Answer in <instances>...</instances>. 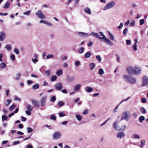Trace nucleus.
Masks as SVG:
<instances>
[{
	"mask_svg": "<svg viewBox=\"0 0 148 148\" xmlns=\"http://www.w3.org/2000/svg\"><path fill=\"white\" fill-rule=\"evenodd\" d=\"M8 117L5 115H3L2 116V121H4L8 119Z\"/></svg>",
	"mask_w": 148,
	"mask_h": 148,
	"instance_id": "nucleus-41",
	"label": "nucleus"
},
{
	"mask_svg": "<svg viewBox=\"0 0 148 148\" xmlns=\"http://www.w3.org/2000/svg\"><path fill=\"white\" fill-rule=\"evenodd\" d=\"M5 34L2 31L0 32V41L3 40L5 38Z\"/></svg>",
	"mask_w": 148,
	"mask_h": 148,
	"instance_id": "nucleus-13",
	"label": "nucleus"
},
{
	"mask_svg": "<svg viewBox=\"0 0 148 148\" xmlns=\"http://www.w3.org/2000/svg\"><path fill=\"white\" fill-rule=\"evenodd\" d=\"M146 140H141L140 141L141 144L140 147L141 148H143L145 145Z\"/></svg>",
	"mask_w": 148,
	"mask_h": 148,
	"instance_id": "nucleus-24",
	"label": "nucleus"
},
{
	"mask_svg": "<svg viewBox=\"0 0 148 148\" xmlns=\"http://www.w3.org/2000/svg\"><path fill=\"white\" fill-rule=\"evenodd\" d=\"M141 102L143 103H146L147 102L146 99L144 98H142L141 99Z\"/></svg>",
	"mask_w": 148,
	"mask_h": 148,
	"instance_id": "nucleus-57",
	"label": "nucleus"
},
{
	"mask_svg": "<svg viewBox=\"0 0 148 148\" xmlns=\"http://www.w3.org/2000/svg\"><path fill=\"white\" fill-rule=\"evenodd\" d=\"M133 137L134 138L139 139L140 138V135L137 134H134L133 135Z\"/></svg>",
	"mask_w": 148,
	"mask_h": 148,
	"instance_id": "nucleus-43",
	"label": "nucleus"
},
{
	"mask_svg": "<svg viewBox=\"0 0 148 148\" xmlns=\"http://www.w3.org/2000/svg\"><path fill=\"white\" fill-rule=\"evenodd\" d=\"M27 110L32 111V110L33 108L31 105L28 104L27 106Z\"/></svg>",
	"mask_w": 148,
	"mask_h": 148,
	"instance_id": "nucleus-37",
	"label": "nucleus"
},
{
	"mask_svg": "<svg viewBox=\"0 0 148 148\" xmlns=\"http://www.w3.org/2000/svg\"><path fill=\"white\" fill-rule=\"evenodd\" d=\"M114 128L116 130H119L118 127L117 126V122H115L114 123L113 125Z\"/></svg>",
	"mask_w": 148,
	"mask_h": 148,
	"instance_id": "nucleus-31",
	"label": "nucleus"
},
{
	"mask_svg": "<svg viewBox=\"0 0 148 148\" xmlns=\"http://www.w3.org/2000/svg\"><path fill=\"white\" fill-rule=\"evenodd\" d=\"M66 80L69 82H72L75 79V77L74 76L69 77L68 76L66 77Z\"/></svg>",
	"mask_w": 148,
	"mask_h": 148,
	"instance_id": "nucleus-16",
	"label": "nucleus"
},
{
	"mask_svg": "<svg viewBox=\"0 0 148 148\" xmlns=\"http://www.w3.org/2000/svg\"><path fill=\"white\" fill-rule=\"evenodd\" d=\"M134 74L136 75H139L141 73L142 69L140 66L136 65L134 67Z\"/></svg>",
	"mask_w": 148,
	"mask_h": 148,
	"instance_id": "nucleus-4",
	"label": "nucleus"
},
{
	"mask_svg": "<svg viewBox=\"0 0 148 148\" xmlns=\"http://www.w3.org/2000/svg\"><path fill=\"white\" fill-rule=\"evenodd\" d=\"M116 136L118 138H122L125 136V134L123 132H119L117 134Z\"/></svg>",
	"mask_w": 148,
	"mask_h": 148,
	"instance_id": "nucleus-11",
	"label": "nucleus"
},
{
	"mask_svg": "<svg viewBox=\"0 0 148 148\" xmlns=\"http://www.w3.org/2000/svg\"><path fill=\"white\" fill-rule=\"evenodd\" d=\"M139 22L140 25H143L145 23V21L144 19H140Z\"/></svg>",
	"mask_w": 148,
	"mask_h": 148,
	"instance_id": "nucleus-55",
	"label": "nucleus"
},
{
	"mask_svg": "<svg viewBox=\"0 0 148 148\" xmlns=\"http://www.w3.org/2000/svg\"><path fill=\"white\" fill-rule=\"evenodd\" d=\"M93 36L96 38H99V35L97 33H95V32H94V35Z\"/></svg>",
	"mask_w": 148,
	"mask_h": 148,
	"instance_id": "nucleus-64",
	"label": "nucleus"
},
{
	"mask_svg": "<svg viewBox=\"0 0 148 148\" xmlns=\"http://www.w3.org/2000/svg\"><path fill=\"white\" fill-rule=\"evenodd\" d=\"M54 57V55L52 54H49L46 57L47 59H49L51 58H53Z\"/></svg>",
	"mask_w": 148,
	"mask_h": 148,
	"instance_id": "nucleus-39",
	"label": "nucleus"
},
{
	"mask_svg": "<svg viewBox=\"0 0 148 148\" xmlns=\"http://www.w3.org/2000/svg\"><path fill=\"white\" fill-rule=\"evenodd\" d=\"M31 10H29L26 11L23 13V14L27 16H28L29 15L30 13L31 12Z\"/></svg>",
	"mask_w": 148,
	"mask_h": 148,
	"instance_id": "nucleus-58",
	"label": "nucleus"
},
{
	"mask_svg": "<svg viewBox=\"0 0 148 148\" xmlns=\"http://www.w3.org/2000/svg\"><path fill=\"white\" fill-rule=\"evenodd\" d=\"M14 52L17 55L19 54V50L17 48L14 49Z\"/></svg>",
	"mask_w": 148,
	"mask_h": 148,
	"instance_id": "nucleus-51",
	"label": "nucleus"
},
{
	"mask_svg": "<svg viewBox=\"0 0 148 148\" xmlns=\"http://www.w3.org/2000/svg\"><path fill=\"white\" fill-rule=\"evenodd\" d=\"M75 117L78 121H81L82 119V116L79 114L76 115Z\"/></svg>",
	"mask_w": 148,
	"mask_h": 148,
	"instance_id": "nucleus-28",
	"label": "nucleus"
},
{
	"mask_svg": "<svg viewBox=\"0 0 148 148\" xmlns=\"http://www.w3.org/2000/svg\"><path fill=\"white\" fill-rule=\"evenodd\" d=\"M6 64L4 62H2L0 64V67L1 69H4L6 67Z\"/></svg>",
	"mask_w": 148,
	"mask_h": 148,
	"instance_id": "nucleus-30",
	"label": "nucleus"
},
{
	"mask_svg": "<svg viewBox=\"0 0 148 148\" xmlns=\"http://www.w3.org/2000/svg\"><path fill=\"white\" fill-rule=\"evenodd\" d=\"M10 59L12 61L16 59L15 56L14 54H12L10 56Z\"/></svg>",
	"mask_w": 148,
	"mask_h": 148,
	"instance_id": "nucleus-38",
	"label": "nucleus"
},
{
	"mask_svg": "<svg viewBox=\"0 0 148 148\" xmlns=\"http://www.w3.org/2000/svg\"><path fill=\"white\" fill-rule=\"evenodd\" d=\"M27 132L28 133H31L33 131L32 129L30 127H28L27 128Z\"/></svg>",
	"mask_w": 148,
	"mask_h": 148,
	"instance_id": "nucleus-49",
	"label": "nucleus"
},
{
	"mask_svg": "<svg viewBox=\"0 0 148 148\" xmlns=\"http://www.w3.org/2000/svg\"><path fill=\"white\" fill-rule=\"evenodd\" d=\"M123 78L125 81L132 84H135L136 82V79L135 77L128 75H124Z\"/></svg>",
	"mask_w": 148,
	"mask_h": 148,
	"instance_id": "nucleus-1",
	"label": "nucleus"
},
{
	"mask_svg": "<svg viewBox=\"0 0 148 148\" xmlns=\"http://www.w3.org/2000/svg\"><path fill=\"white\" fill-rule=\"evenodd\" d=\"M84 49L83 47H81L78 50V52L80 53H83Z\"/></svg>",
	"mask_w": 148,
	"mask_h": 148,
	"instance_id": "nucleus-33",
	"label": "nucleus"
},
{
	"mask_svg": "<svg viewBox=\"0 0 148 148\" xmlns=\"http://www.w3.org/2000/svg\"><path fill=\"white\" fill-rule=\"evenodd\" d=\"M54 86L55 88L57 90H61L63 88L62 84L60 82L57 83Z\"/></svg>",
	"mask_w": 148,
	"mask_h": 148,
	"instance_id": "nucleus-7",
	"label": "nucleus"
},
{
	"mask_svg": "<svg viewBox=\"0 0 148 148\" xmlns=\"http://www.w3.org/2000/svg\"><path fill=\"white\" fill-rule=\"evenodd\" d=\"M130 117V112L128 110L125 111L122 114L121 121L124 119L128 121L129 120V118Z\"/></svg>",
	"mask_w": 148,
	"mask_h": 148,
	"instance_id": "nucleus-2",
	"label": "nucleus"
},
{
	"mask_svg": "<svg viewBox=\"0 0 148 148\" xmlns=\"http://www.w3.org/2000/svg\"><path fill=\"white\" fill-rule=\"evenodd\" d=\"M50 119L51 120L55 121L56 119V117L53 114L51 116Z\"/></svg>",
	"mask_w": 148,
	"mask_h": 148,
	"instance_id": "nucleus-48",
	"label": "nucleus"
},
{
	"mask_svg": "<svg viewBox=\"0 0 148 148\" xmlns=\"http://www.w3.org/2000/svg\"><path fill=\"white\" fill-rule=\"evenodd\" d=\"M57 78V77L56 75H53L51 78V81L52 82L55 81Z\"/></svg>",
	"mask_w": 148,
	"mask_h": 148,
	"instance_id": "nucleus-27",
	"label": "nucleus"
},
{
	"mask_svg": "<svg viewBox=\"0 0 148 148\" xmlns=\"http://www.w3.org/2000/svg\"><path fill=\"white\" fill-rule=\"evenodd\" d=\"M133 49L134 51H136L137 50V45L134 44L132 46Z\"/></svg>",
	"mask_w": 148,
	"mask_h": 148,
	"instance_id": "nucleus-54",
	"label": "nucleus"
},
{
	"mask_svg": "<svg viewBox=\"0 0 148 148\" xmlns=\"http://www.w3.org/2000/svg\"><path fill=\"white\" fill-rule=\"evenodd\" d=\"M85 90L86 91L89 92H90L93 90L92 88L88 86L86 87L85 88Z\"/></svg>",
	"mask_w": 148,
	"mask_h": 148,
	"instance_id": "nucleus-20",
	"label": "nucleus"
},
{
	"mask_svg": "<svg viewBox=\"0 0 148 148\" xmlns=\"http://www.w3.org/2000/svg\"><path fill=\"white\" fill-rule=\"evenodd\" d=\"M10 5V3L8 2H7L4 4L3 8L5 9H6L9 8Z\"/></svg>",
	"mask_w": 148,
	"mask_h": 148,
	"instance_id": "nucleus-21",
	"label": "nucleus"
},
{
	"mask_svg": "<svg viewBox=\"0 0 148 148\" xmlns=\"http://www.w3.org/2000/svg\"><path fill=\"white\" fill-rule=\"evenodd\" d=\"M107 38L105 36H102V37H101L99 36L98 38L101 41H103V40H105Z\"/></svg>",
	"mask_w": 148,
	"mask_h": 148,
	"instance_id": "nucleus-46",
	"label": "nucleus"
},
{
	"mask_svg": "<svg viewBox=\"0 0 148 148\" xmlns=\"http://www.w3.org/2000/svg\"><path fill=\"white\" fill-rule=\"evenodd\" d=\"M32 104L35 108H38L39 106V104L38 101L34 100H32Z\"/></svg>",
	"mask_w": 148,
	"mask_h": 148,
	"instance_id": "nucleus-14",
	"label": "nucleus"
},
{
	"mask_svg": "<svg viewBox=\"0 0 148 148\" xmlns=\"http://www.w3.org/2000/svg\"><path fill=\"white\" fill-rule=\"evenodd\" d=\"M64 105V103L62 101H60L58 103V105L59 106L61 107Z\"/></svg>",
	"mask_w": 148,
	"mask_h": 148,
	"instance_id": "nucleus-53",
	"label": "nucleus"
},
{
	"mask_svg": "<svg viewBox=\"0 0 148 148\" xmlns=\"http://www.w3.org/2000/svg\"><path fill=\"white\" fill-rule=\"evenodd\" d=\"M5 48L7 51H10L12 48L11 45H6Z\"/></svg>",
	"mask_w": 148,
	"mask_h": 148,
	"instance_id": "nucleus-26",
	"label": "nucleus"
},
{
	"mask_svg": "<svg viewBox=\"0 0 148 148\" xmlns=\"http://www.w3.org/2000/svg\"><path fill=\"white\" fill-rule=\"evenodd\" d=\"M108 35L110 39L112 40H114V36L109 31L108 32Z\"/></svg>",
	"mask_w": 148,
	"mask_h": 148,
	"instance_id": "nucleus-25",
	"label": "nucleus"
},
{
	"mask_svg": "<svg viewBox=\"0 0 148 148\" xmlns=\"http://www.w3.org/2000/svg\"><path fill=\"white\" fill-rule=\"evenodd\" d=\"M148 84V78L145 76L143 77V78L142 86H145Z\"/></svg>",
	"mask_w": 148,
	"mask_h": 148,
	"instance_id": "nucleus-9",
	"label": "nucleus"
},
{
	"mask_svg": "<svg viewBox=\"0 0 148 148\" xmlns=\"http://www.w3.org/2000/svg\"><path fill=\"white\" fill-rule=\"evenodd\" d=\"M77 34L83 38L87 37L89 35L87 33L83 32H78Z\"/></svg>",
	"mask_w": 148,
	"mask_h": 148,
	"instance_id": "nucleus-12",
	"label": "nucleus"
},
{
	"mask_svg": "<svg viewBox=\"0 0 148 148\" xmlns=\"http://www.w3.org/2000/svg\"><path fill=\"white\" fill-rule=\"evenodd\" d=\"M21 73H17L15 77V79L16 80L18 81L20 80L21 76Z\"/></svg>",
	"mask_w": 148,
	"mask_h": 148,
	"instance_id": "nucleus-17",
	"label": "nucleus"
},
{
	"mask_svg": "<svg viewBox=\"0 0 148 148\" xmlns=\"http://www.w3.org/2000/svg\"><path fill=\"white\" fill-rule=\"evenodd\" d=\"M31 111L27 110L25 112L27 115H29L31 114Z\"/></svg>",
	"mask_w": 148,
	"mask_h": 148,
	"instance_id": "nucleus-63",
	"label": "nucleus"
},
{
	"mask_svg": "<svg viewBox=\"0 0 148 148\" xmlns=\"http://www.w3.org/2000/svg\"><path fill=\"white\" fill-rule=\"evenodd\" d=\"M11 102V100L10 99H7L6 100V102L5 103V105L7 106H9Z\"/></svg>",
	"mask_w": 148,
	"mask_h": 148,
	"instance_id": "nucleus-36",
	"label": "nucleus"
},
{
	"mask_svg": "<svg viewBox=\"0 0 148 148\" xmlns=\"http://www.w3.org/2000/svg\"><path fill=\"white\" fill-rule=\"evenodd\" d=\"M62 70L61 69H59L56 72V74L58 76H60L62 74Z\"/></svg>",
	"mask_w": 148,
	"mask_h": 148,
	"instance_id": "nucleus-22",
	"label": "nucleus"
},
{
	"mask_svg": "<svg viewBox=\"0 0 148 148\" xmlns=\"http://www.w3.org/2000/svg\"><path fill=\"white\" fill-rule=\"evenodd\" d=\"M16 107V106L14 104H12L9 108V110L10 111H12Z\"/></svg>",
	"mask_w": 148,
	"mask_h": 148,
	"instance_id": "nucleus-34",
	"label": "nucleus"
},
{
	"mask_svg": "<svg viewBox=\"0 0 148 148\" xmlns=\"http://www.w3.org/2000/svg\"><path fill=\"white\" fill-rule=\"evenodd\" d=\"M104 42H106L108 45L110 46L113 45V44L111 41L108 38H106Z\"/></svg>",
	"mask_w": 148,
	"mask_h": 148,
	"instance_id": "nucleus-19",
	"label": "nucleus"
},
{
	"mask_svg": "<svg viewBox=\"0 0 148 148\" xmlns=\"http://www.w3.org/2000/svg\"><path fill=\"white\" fill-rule=\"evenodd\" d=\"M45 24L49 26H52V24L51 23H50L47 21H46Z\"/></svg>",
	"mask_w": 148,
	"mask_h": 148,
	"instance_id": "nucleus-62",
	"label": "nucleus"
},
{
	"mask_svg": "<svg viewBox=\"0 0 148 148\" xmlns=\"http://www.w3.org/2000/svg\"><path fill=\"white\" fill-rule=\"evenodd\" d=\"M115 2L112 1L108 3L103 8V10H106L114 7L115 5Z\"/></svg>",
	"mask_w": 148,
	"mask_h": 148,
	"instance_id": "nucleus-3",
	"label": "nucleus"
},
{
	"mask_svg": "<svg viewBox=\"0 0 148 148\" xmlns=\"http://www.w3.org/2000/svg\"><path fill=\"white\" fill-rule=\"evenodd\" d=\"M84 11L88 14H91V12L90 8L88 7L85 8L84 10Z\"/></svg>",
	"mask_w": 148,
	"mask_h": 148,
	"instance_id": "nucleus-18",
	"label": "nucleus"
},
{
	"mask_svg": "<svg viewBox=\"0 0 148 148\" xmlns=\"http://www.w3.org/2000/svg\"><path fill=\"white\" fill-rule=\"evenodd\" d=\"M60 117H62L65 116V114L63 112H60L58 113Z\"/></svg>",
	"mask_w": 148,
	"mask_h": 148,
	"instance_id": "nucleus-45",
	"label": "nucleus"
},
{
	"mask_svg": "<svg viewBox=\"0 0 148 148\" xmlns=\"http://www.w3.org/2000/svg\"><path fill=\"white\" fill-rule=\"evenodd\" d=\"M80 62L79 61H77L75 62V64L76 66H78L79 65Z\"/></svg>",
	"mask_w": 148,
	"mask_h": 148,
	"instance_id": "nucleus-59",
	"label": "nucleus"
},
{
	"mask_svg": "<svg viewBox=\"0 0 148 148\" xmlns=\"http://www.w3.org/2000/svg\"><path fill=\"white\" fill-rule=\"evenodd\" d=\"M36 14L38 18L42 19H44L46 18V16L42 14V12L40 10L38 11L36 13Z\"/></svg>",
	"mask_w": 148,
	"mask_h": 148,
	"instance_id": "nucleus-6",
	"label": "nucleus"
},
{
	"mask_svg": "<svg viewBox=\"0 0 148 148\" xmlns=\"http://www.w3.org/2000/svg\"><path fill=\"white\" fill-rule=\"evenodd\" d=\"M145 119V117L143 116H141L139 118V120L140 122H142Z\"/></svg>",
	"mask_w": 148,
	"mask_h": 148,
	"instance_id": "nucleus-32",
	"label": "nucleus"
},
{
	"mask_svg": "<svg viewBox=\"0 0 148 148\" xmlns=\"http://www.w3.org/2000/svg\"><path fill=\"white\" fill-rule=\"evenodd\" d=\"M140 111L142 114H145L146 112V110L143 107L140 108Z\"/></svg>",
	"mask_w": 148,
	"mask_h": 148,
	"instance_id": "nucleus-29",
	"label": "nucleus"
},
{
	"mask_svg": "<svg viewBox=\"0 0 148 148\" xmlns=\"http://www.w3.org/2000/svg\"><path fill=\"white\" fill-rule=\"evenodd\" d=\"M45 73L48 76H49L50 75L51 72L49 70H47L45 71Z\"/></svg>",
	"mask_w": 148,
	"mask_h": 148,
	"instance_id": "nucleus-61",
	"label": "nucleus"
},
{
	"mask_svg": "<svg viewBox=\"0 0 148 148\" xmlns=\"http://www.w3.org/2000/svg\"><path fill=\"white\" fill-rule=\"evenodd\" d=\"M126 70L128 73L130 74H134V67L132 66H129L126 69Z\"/></svg>",
	"mask_w": 148,
	"mask_h": 148,
	"instance_id": "nucleus-10",
	"label": "nucleus"
},
{
	"mask_svg": "<svg viewBox=\"0 0 148 148\" xmlns=\"http://www.w3.org/2000/svg\"><path fill=\"white\" fill-rule=\"evenodd\" d=\"M128 32V29L127 28H125L123 31V34L124 35H126Z\"/></svg>",
	"mask_w": 148,
	"mask_h": 148,
	"instance_id": "nucleus-50",
	"label": "nucleus"
},
{
	"mask_svg": "<svg viewBox=\"0 0 148 148\" xmlns=\"http://www.w3.org/2000/svg\"><path fill=\"white\" fill-rule=\"evenodd\" d=\"M81 87V84H78L75 85L73 88L74 90L75 91H77L79 90Z\"/></svg>",
	"mask_w": 148,
	"mask_h": 148,
	"instance_id": "nucleus-15",
	"label": "nucleus"
},
{
	"mask_svg": "<svg viewBox=\"0 0 148 148\" xmlns=\"http://www.w3.org/2000/svg\"><path fill=\"white\" fill-rule=\"evenodd\" d=\"M96 58L99 62H100L101 61V58L99 55L97 56H96Z\"/></svg>",
	"mask_w": 148,
	"mask_h": 148,
	"instance_id": "nucleus-47",
	"label": "nucleus"
},
{
	"mask_svg": "<svg viewBox=\"0 0 148 148\" xmlns=\"http://www.w3.org/2000/svg\"><path fill=\"white\" fill-rule=\"evenodd\" d=\"M95 65V64L93 63H91L90 64V69L91 70H92L94 68Z\"/></svg>",
	"mask_w": 148,
	"mask_h": 148,
	"instance_id": "nucleus-35",
	"label": "nucleus"
},
{
	"mask_svg": "<svg viewBox=\"0 0 148 148\" xmlns=\"http://www.w3.org/2000/svg\"><path fill=\"white\" fill-rule=\"evenodd\" d=\"M56 99V96H52L51 97V99H50V101L51 102H53Z\"/></svg>",
	"mask_w": 148,
	"mask_h": 148,
	"instance_id": "nucleus-44",
	"label": "nucleus"
},
{
	"mask_svg": "<svg viewBox=\"0 0 148 148\" xmlns=\"http://www.w3.org/2000/svg\"><path fill=\"white\" fill-rule=\"evenodd\" d=\"M39 85L38 84H36L33 86V88L35 90L39 88Z\"/></svg>",
	"mask_w": 148,
	"mask_h": 148,
	"instance_id": "nucleus-42",
	"label": "nucleus"
},
{
	"mask_svg": "<svg viewBox=\"0 0 148 148\" xmlns=\"http://www.w3.org/2000/svg\"><path fill=\"white\" fill-rule=\"evenodd\" d=\"M47 98V96H45L42 97L41 99L40 102L41 104V106H45Z\"/></svg>",
	"mask_w": 148,
	"mask_h": 148,
	"instance_id": "nucleus-8",
	"label": "nucleus"
},
{
	"mask_svg": "<svg viewBox=\"0 0 148 148\" xmlns=\"http://www.w3.org/2000/svg\"><path fill=\"white\" fill-rule=\"evenodd\" d=\"M126 127V126L125 125H124L123 126H122L121 128L119 129V131H124Z\"/></svg>",
	"mask_w": 148,
	"mask_h": 148,
	"instance_id": "nucleus-52",
	"label": "nucleus"
},
{
	"mask_svg": "<svg viewBox=\"0 0 148 148\" xmlns=\"http://www.w3.org/2000/svg\"><path fill=\"white\" fill-rule=\"evenodd\" d=\"M135 21H132L130 23V26L131 27H133L134 26Z\"/></svg>",
	"mask_w": 148,
	"mask_h": 148,
	"instance_id": "nucleus-56",
	"label": "nucleus"
},
{
	"mask_svg": "<svg viewBox=\"0 0 148 148\" xmlns=\"http://www.w3.org/2000/svg\"><path fill=\"white\" fill-rule=\"evenodd\" d=\"M98 73L100 75H102L104 73V71L102 69H100L99 70Z\"/></svg>",
	"mask_w": 148,
	"mask_h": 148,
	"instance_id": "nucleus-40",
	"label": "nucleus"
},
{
	"mask_svg": "<svg viewBox=\"0 0 148 148\" xmlns=\"http://www.w3.org/2000/svg\"><path fill=\"white\" fill-rule=\"evenodd\" d=\"M91 55V53L89 51H88L85 53L84 56L86 58H89Z\"/></svg>",
	"mask_w": 148,
	"mask_h": 148,
	"instance_id": "nucleus-23",
	"label": "nucleus"
},
{
	"mask_svg": "<svg viewBox=\"0 0 148 148\" xmlns=\"http://www.w3.org/2000/svg\"><path fill=\"white\" fill-rule=\"evenodd\" d=\"M61 136V134L60 132H56L53 135V139L54 140H57L60 138Z\"/></svg>",
	"mask_w": 148,
	"mask_h": 148,
	"instance_id": "nucleus-5",
	"label": "nucleus"
},
{
	"mask_svg": "<svg viewBox=\"0 0 148 148\" xmlns=\"http://www.w3.org/2000/svg\"><path fill=\"white\" fill-rule=\"evenodd\" d=\"M20 143V142L18 140L15 141H14L13 143V144L14 145L18 144Z\"/></svg>",
	"mask_w": 148,
	"mask_h": 148,
	"instance_id": "nucleus-60",
	"label": "nucleus"
}]
</instances>
